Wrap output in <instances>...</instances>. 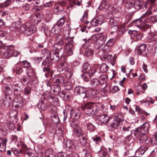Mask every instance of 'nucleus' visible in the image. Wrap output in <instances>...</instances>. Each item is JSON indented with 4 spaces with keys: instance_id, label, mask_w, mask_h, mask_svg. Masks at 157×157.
Wrapping results in <instances>:
<instances>
[{
    "instance_id": "11",
    "label": "nucleus",
    "mask_w": 157,
    "mask_h": 157,
    "mask_svg": "<svg viewBox=\"0 0 157 157\" xmlns=\"http://www.w3.org/2000/svg\"><path fill=\"white\" fill-rule=\"evenodd\" d=\"M150 127V125L148 122H146L143 124L140 128L141 129L142 133H144V134L147 133L149 131Z\"/></svg>"
},
{
    "instance_id": "14",
    "label": "nucleus",
    "mask_w": 157,
    "mask_h": 157,
    "mask_svg": "<svg viewBox=\"0 0 157 157\" xmlns=\"http://www.w3.org/2000/svg\"><path fill=\"white\" fill-rule=\"evenodd\" d=\"M78 109H71V116L75 120H77L80 117V113H79Z\"/></svg>"
},
{
    "instance_id": "50",
    "label": "nucleus",
    "mask_w": 157,
    "mask_h": 157,
    "mask_svg": "<svg viewBox=\"0 0 157 157\" xmlns=\"http://www.w3.org/2000/svg\"><path fill=\"white\" fill-rule=\"evenodd\" d=\"M88 18V13L87 12H85L84 15L81 18V20L82 21L86 22V23H88V21H87Z\"/></svg>"
},
{
    "instance_id": "6",
    "label": "nucleus",
    "mask_w": 157,
    "mask_h": 157,
    "mask_svg": "<svg viewBox=\"0 0 157 157\" xmlns=\"http://www.w3.org/2000/svg\"><path fill=\"white\" fill-rule=\"evenodd\" d=\"M119 20V17H117L112 18L109 20L112 29L114 32L118 30Z\"/></svg>"
},
{
    "instance_id": "64",
    "label": "nucleus",
    "mask_w": 157,
    "mask_h": 157,
    "mask_svg": "<svg viewBox=\"0 0 157 157\" xmlns=\"http://www.w3.org/2000/svg\"><path fill=\"white\" fill-rule=\"evenodd\" d=\"M152 24L157 22V16H150Z\"/></svg>"
},
{
    "instance_id": "19",
    "label": "nucleus",
    "mask_w": 157,
    "mask_h": 157,
    "mask_svg": "<svg viewBox=\"0 0 157 157\" xmlns=\"http://www.w3.org/2000/svg\"><path fill=\"white\" fill-rule=\"evenodd\" d=\"M157 0H147L145 4V7L148 6L149 8L152 7L156 4Z\"/></svg>"
},
{
    "instance_id": "61",
    "label": "nucleus",
    "mask_w": 157,
    "mask_h": 157,
    "mask_svg": "<svg viewBox=\"0 0 157 157\" xmlns=\"http://www.w3.org/2000/svg\"><path fill=\"white\" fill-rule=\"evenodd\" d=\"M58 157H72L70 155L63 152H60L58 154Z\"/></svg>"
},
{
    "instance_id": "4",
    "label": "nucleus",
    "mask_w": 157,
    "mask_h": 157,
    "mask_svg": "<svg viewBox=\"0 0 157 157\" xmlns=\"http://www.w3.org/2000/svg\"><path fill=\"white\" fill-rule=\"evenodd\" d=\"M44 72H47L48 73H45V75L46 77L49 76H52V72L50 71V64L48 58H46L42 62L41 66Z\"/></svg>"
},
{
    "instance_id": "32",
    "label": "nucleus",
    "mask_w": 157,
    "mask_h": 157,
    "mask_svg": "<svg viewBox=\"0 0 157 157\" xmlns=\"http://www.w3.org/2000/svg\"><path fill=\"white\" fill-rule=\"evenodd\" d=\"M148 149L146 145H143L139 148L137 151V152L139 153L141 155H143Z\"/></svg>"
},
{
    "instance_id": "20",
    "label": "nucleus",
    "mask_w": 157,
    "mask_h": 157,
    "mask_svg": "<svg viewBox=\"0 0 157 157\" xmlns=\"http://www.w3.org/2000/svg\"><path fill=\"white\" fill-rule=\"evenodd\" d=\"M13 73H16L17 74L20 75L22 72L23 69L21 67L17 64L13 67Z\"/></svg>"
},
{
    "instance_id": "34",
    "label": "nucleus",
    "mask_w": 157,
    "mask_h": 157,
    "mask_svg": "<svg viewBox=\"0 0 157 157\" xmlns=\"http://www.w3.org/2000/svg\"><path fill=\"white\" fill-rule=\"evenodd\" d=\"M149 15L146 14V15L144 16V17L143 16V17L144 23H145V24H146L150 25V26L152 24V23L150 16H148L147 17H146L147 16Z\"/></svg>"
},
{
    "instance_id": "21",
    "label": "nucleus",
    "mask_w": 157,
    "mask_h": 157,
    "mask_svg": "<svg viewBox=\"0 0 157 157\" xmlns=\"http://www.w3.org/2000/svg\"><path fill=\"white\" fill-rule=\"evenodd\" d=\"M63 44H63L62 42H61V43H56L54 44V47L52 49L60 52L62 50L63 46Z\"/></svg>"
},
{
    "instance_id": "5",
    "label": "nucleus",
    "mask_w": 157,
    "mask_h": 157,
    "mask_svg": "<svg viewBox=\"0 0 157 157\" xmlns=\"http://www.w3.org/2000/svg\"><path fill=\"white\" fill-rule=\"evenodd\" d=\"M12 46H6L2 48L1 55L4 58H9L12 56Z\"/></svg>"
},
{
    "instance_id": "55",
    "label": "nucleus",
    "mask_w": 157,
    "mask_h": 157,
    "mask_svg": "<svg viewBox=\"0 0 157 157\" xmlns=\"http://www.w3.org/2000/svg\"><path fill=\"white\" fill-rule=\"evenodd\" d=\"M82 71L83 72L88 74V64L87 63H86L83 64L82 68Z\"/></svg>"
},
{
    "instance_id": "41",
    "label": "nucleus",
    "mask_w": 157,
    "mask_h": 157,
    "mask_svg": "<svg viewBox=\"0 0 157 157\" xmlns=\"http://www.w3.org/2000/svg\"><path fill=\"white\" fill-rule=\"evenodd\" d=\"M102 51L103 54H109L110 52L111 51L110 48L108 45L104 46L102 48Z\"/></svg>"
},
{
    "instance_id": "57",
    "label": "nucleus",
    "mask_w": 157,
    "mask_h": 157,
    "mask_svg": "<svg viewBox=\"0 0 157 157\" xmlns=\"http://www.w3.org/2000/svg\"><path fill=\"white\" fill-rule=\"evenodd\" d=\"M123 1L124 3H125V7L128 9H129L132 6V3L130 2H127L125 0H123Z\"/></svg>"
},
{
    "instance_id": "49",
    "label": "nucleus",
    "mask_w": 157,
    "mask_h": 157,
    "mask_svg": "<svg viewBox=\"0 0 157 157\" xmlns=\"http://www.w3.org/2000/svg\"><path fill=\"white\" fill-rule=\"evenodd\" d=\"M135 111L137 112L140 114L144 115V111L138 105L136 106Z\"/></svg>"
},
{
    "instance_id": "52",
    "label": "nucleus",
    "mask_w": 157,
    "mask_h": 157,
    "mask_svg": "<svg viewBox=\"0 0 157 157\" xmlns=\"http://www.w3.org/2000/svg\"><path fill=\"white\" fill-rule=\"evenodd\" d=\"M83 47L84 48L86 49L85 54L86 56H88V42L87 41H86L83 44Z\"/></svg>"
},
{
    "instance_id": "35",
    "label": "nucleus",
    "mask_w": 157,
    "mask_h": 157,
    "mask_svg": "<svg viewBox=\"0 0 157 157\" xmlns=\"http://www.w3.org/2000/svg\"><path fill=\"white\" fill-rule=\"evenodd\" d=\"M106 39V37L105 35H102L100 36V39L97 42L98 44H100L99 47L101 46L105 43Z\"/></svg>"
},
{
    "instance_id": "9",
    "label": "nucleus",
    "mask_w": 157,
    "mask_h": 157,
    "mask_svg": "<svg viewBox=\"0 0 157 157\" xmlns=\"http://www.w3.org/2000/svg\"><path fill=\"white\" fill-rule=\"evenodd\" d=\"M65 5L64 3L56 4L54 7V13L58 15L60 14L64 9L63 6Z\"/></svg>"
},
{
    "instance_id": "51",
    "label": "nucleus",
    "mask_w": 157,
    "mask_h": 157,
    "mask_svg": "<svg viewBox=\"0 0 157 157\" xmlns=\"http://www.w3.org/2000/svg\"><path fill=\"white\" fill-rule=\"evenodd\" d=\"M61 88L60 86L59 85L56 86L54 87V89L53 90L54 92H55L57 94H59V93L60 92Z\"/></svg>"
},
{
    "instance_id": "17",
    "label": "nucleus",
    "mask_w": 157,
    "mask_h": 157,
    "mask_svg": "<svg viewBox=\"0 0 157 157\" xmlns=\"http://www.w3.org/2000/svg\"><path fill=\"white\" fill-rule=\"evenodd\" d=\"M97 112V109L96 106L94 104L89 103V113L92 115L95 114Z\"/></svg>"
},
{
    "instance_id": "23",
    "label": "nucleus",
    "mask_w": 157,
    "mask_h": 157,
    "mask_svg": "<svg viewBox=\"0 0 157 157\" xmlns=\"http://www.w3.org/2000/svg\"><path fill=\"white\" fill-rule=\"evenodd\" d=\"M62 27L56 24L52 28V32L54 34L58 33L61 30Z\"/></svg>"
},
{
    "instance_id": "28",
    "label": "nucleus",
    "mask_w": 157,
    "mask_h": 157,
    "mask_svg": "<svg viewBox=\"0 0 157 157\" xmlns=\"http://www.w3.org/2000/svg\"><path fill=\"white\" fill-rule=\"evenodd\" d=\"M147 47L146 45L145 44H141L138 47L137 52L138 53L141 54L144 52Z\"/></svg>"
},
{
    "instance_id": "30",
    "label": "nucleus",
    "mask_w": 157,
    "mask_h": 157,
    "mask_svg": "<svg viewBox=\"0 0 157 157\" xmlns=\"http://www.w3.org/2000/svg\"><path fill=\"white\" fill-rule=\"evenodd\" d=\"M20 27L18 22H15L13 23L9 27V29L11 31H15Z\"/></svg>"
},
{
    "instance_id": "39",
    "label": "nucleus",
    "mask_w": 157,
    "mask_h": 157,
    "mask_svg": "<svg viewBox=\"0 0 157 157\" xmlns=\"http://www.w3.org/2000/svg\"><path fill=\"white\" fill-rule=\"evenodd\" d=\"M134 131L135 132L134 134V135L136 137L141 136L144 135V133H142L141 129H140V127L136 129Z\"/></svg>"
},
{
    "instance_id": "42",
    "label": "nucleus",
    "mask_w": 157,
    "mask_h": 157,
    "mask_svg": "<svg viewBox=\"0 0 157 157\" xmlns=\"http://www.w3.org/2000/svg\"><path fill=\"white\" fill-rule=\"evenodd\" d=\"M41 54L44 56H46L47 58L49 57L50 52L47 49L44 48L41 51Z\"/></svg>"
},
{
    "instance_id": "2",
    "label": "nucleus",
    "mask_w": 157,
    "mask_h": 157,
    "mask_svg": "<svg viewBox=\"0 0 157 157\" xmlns=\"http://www.w3.org/2000/svg\"><path fill=\"white\" fill-rule=\"evenodd\" d=\"M65 32H67V35H69V31L64 32V39L67 41L65 46V52L67 53V55L68 56L71 55L73 53V50L74 48V42L73 40L72 37H69L68 36H67L66 34H65Z\"/></svg>"
},
{
    "instance_id": "60",
    "label": "nucleus",
    "mask_w": 157,
    "mask_h": 157,
    "mask_svg": "<svg viewBox=\"0 0 157 157\" xmlns=\"http://www.w3.org/2000/svg\"><path fill=\"white\" fill-rule=\"evenodd\" d=\"M115 39L114 38L110 39L107 42V45L109 47L112 46L114 42Z\"/></svg>"
},
{
    "instance_id": "56",
    "label": "nucleus",
    "mask_w": 157,
    "mask_h": 157,
    "mask_svg": "<svg viewBox=\"0 0 157 157\" xmlns=\"http://www.w3.org/2000/svg\"><path fill=\"white\" fill-rule=\"evenodd\" d=\"M130 128V125H127V124H125L122 128V130L124 132H127L129 131V129Z\"/></svg>"
},
{
    "instance_id": "63",
    "label": "nucleus",
    "mask_w": 157,
    "mask_h": 157,
    "mask_svg": "<svg viewBox=\"0 0 157 157\" xmlns=\"http://www.w3.org/2000/svg\"><path fill=\"white\" fill-rule=\"evenodd\" d=\"M98 36V35H93L91 38V39L92 40H93L94 42H95L97 44H98L97 42L98 40H99Z\"/></svg>"
},
{
    "instance_id": "38",
    "label": "nucleus",
    "mask_w": 157,
    "mask_h": 157,
    "mask_svg": "<svg viewBox=\"0 0 157 157\" xmlns=\"http://www.w3.org/2000/svg\"><path fill=\"white\" fill-rule=\"evenodd\" d=\"M64 80V78L63 76H58L53 79V82L57 83L63 82Z\"/></svg>"
},
{
    "instance_id": "24",
    "label": "nucleus",
    "mask_w": 157,
    "mask_h": 157,
    "mask_svg": "<svg viewBox=\"0 0 157 157\" xmlns=\"http://www.w3.org/2000/svg\"><path fill=\"white\" fill-rule=\"evenodd\" d=\"M148 40L149 42H152L157 40V35L155 33H151L148 37Z\"/></svg>"
},
{
    "instance_id": "43",
    "label": "nucleus",
    "mask_w": 157,
    "mask_h": 157,
    "mask_svg": "<svg viewBox=\"0 0 157 157\" xmlns=\"http://www.w3.org/2000/svg\"><path fill=\"white\" fill-rule=\"evenodd\" d=\"M56 43H63L64 44L63 40V36L62 35H57L56 37Z\"/></svg>"
},
{
    "instance_id": "46",
    "label": "nucleus",
    "mask_w": 157,
    "mask_h": 157,
    "mask_svg": "<svg viewBox=\"0 0 157 157\" xmlns=\"http://www.w3.org/2000/svg\"><path fill=\"white\" fill-rule=\"evenodd\" d=\"M65 22V18L64 17H61L58 21L57 22L56 24L59 26H61L62 27L63 25Z\"/></svg>"
},
{
    "instance_id": "18",
    "label": "nucleus",
    "mask_w": 157,
    "mask_h": 157,
    "mask_svg": "<svg viewBox=\"0 0 157 157\" xmlns=\"http://www.w3.org/2000/svg\"><path fill=\"white\" fill-rule=\"evenodd\" d=\"M99 120L101 123H105L109 122V119L106 114H101L99 117Z\"/></svg>"
},
{
    "instance_id": "25",
    "label": "nucleus",
    "mask_w": 157,
    "mask_h": 157,
    "mask_svg": "<svg viewBox=\"0 0 157 157\" xmlns=\"http://www.w3.org/2000/svg\"><path fill=\"white\" fill-rule=\"evenodd\" d=\"M98 93L99 92L96 89H92L90 90L89 93V98H92L96 97Z\"/></svg>"
},
{
    "instance_id": "3",
    "label": "nucleus",
    "mask_w": 157,
    "mask_h": 157,
    "mask_svg": "<svg viewBox=\"0 0 157 157\" xmlns=\"http://www.w3.org/2000/svg\"><path fill=\"white\" fill-rule=\"evenodd\" d=\"M28 23H26L21 26L20 29L21 32L23 33L25 35L29 36L35 32L36 29L34 25L28 26Z\"/></svg>"
},
{
    "instance_id": "47",
    "label": "nucleus",
    "mask_w": 157,
    "mask_h": 157,
    "mask_svg": "<svg viewBox=\"0 0 157 157\" xmlns=\"http://www.w3.org/2000/svg\"><path fill=\"white\" fill-rule=\"evenodd\" d=\"M98 80L96 78H94L91 81L90 85L93 87H95L98 84Z\"/></svg>"
},
{
    "instance_id": "58",
    "label": "nucleus",
    "mask_w": 157,
    "mask_h": 157,
    "mask_svg": "<svg viewBox=\"0 0 157 157\" xmlns=\"http://www.w3.org/2000/svg\"><path fill=\"white\" fill-rule=\"evenodd\" d=\"M12 85L13 88H18L19 89H21V84L16 82H13Z\"/></svg>"
},
{
    "instance_id": "15",
    "label": "nucleus",
    "mask_w": 157,
    "mask_h": 157,
    "mask_svg": "<svg viewBox=\"0 0 157 157\" xmlns=\"http://www.w3.org/2000/svg\"><path fill=\"white\" fill-rule=\"evenodd\" d=\"M25 148H26V146H24V147L22 149L20 150L19 153H17V156H19V155H18V154L19 153L24 152L26 155L28 156V157H36V156L34 154L29 152V151L28 149H25Z\"/></svg>"
},
{
    "instance_id": "36",
    "label": "nucleus",
    "mask_w": 157,
    "mask_h": 157,
    "mask_svg": "<svg viewBox=\"0 0 157 157\" xmlns=\"http://www.w3.org/2000/svg\"><path fill=\"white\" fill-rule=\"evenodd\" d=\"M18 112L16 110L12 109L9 112L10 116L11 117H13L16 119L17 117Z\"/></svg>"
},
{
    "instance_id": "26",
    "label": "nucleus",
    "mask_w": 157,
    "mask_h": 157,
    "mask_svg": "<svg viewBox=\"0 0 157 157\" xmlns=\"http://www.w3.org/2000/svg\"><path fill=\"white\" fill-rule=\"evenodd\" d=\"M139 140L140 141V143H144L146 144H147L150 142V140L148 139L147 136L145 135L140 137L139 139Z\"/></svg>"
},
{
    "instance_id": "45",
    "label": "nucleus",
    "mask_w": 157,
    "mask_h": 157,
    "mask_svg": "<svg viewBox=\"0 0 157 157\" xmlns=\"http://www.w3.org/2000/svg\"><path fill=\"white\" fill-rule=\"evenodd\" d=\"M21 65L24 67L29 68L31 67L30 63L26 60L21 62Z\"/></svg>"
},
{
    "instance_id": "1",
    "label": "nucleus",
    "mask_w": 157,
    "mask_h": 157,
    "mask_svg": "<svg viewBox=\"0 0 157 157\" xmlns=\"http://www.w3.org/2000/svg\"><path fill=\"white\" fill-rule=\"evenodd\" d=\"M152 13L151 10L149 9L146 12L143 14L140 19L135 20L133 22V24L134 25L137 27L138 28L143 31H145L146 29H149L150 27V25L149 24H146L144 23L143 19V16L146 15V14L150 15Z\"/></svg>"
},
{
    "instance_id": "10",
    "label": "nucleus",
    "mask_w": 157,
    "mask_h": 157,
    "mask_svg": "<svg viewBox=\"0 0 157 157\" xmlns=\"http://www.w3.org/2000/svg\"><path fill=\"white\" fill-rule=\"evenodd\" d=\"M7 139L5 137H0V151H4L6 150V144Z\"/></svg>"
},
{
    "instance_id": "29",
    "label": "nucleus",
    "mask_w": 157,
    "mask_h": 157,
    "mask_svg": "<svg viewBox=\"0 0 157 157\" xmlns=\"http://www.w3.org/2000/svg\"><path fill=\"white\" fill-rule=\"evenodd\" d=\"M144 3L143 1H137L134 3V8L137 10L140 9L143 6Z\"/></svg>"
},
{
    "instance_id": "22",
    "label": "nucleus",
    "mask_w": 157,
    "mask_h": 157,
    "mask_svg": "<svg viewBox=\"0 0 157 157\" xmlns=\"http://www.w3.org/2000/svg\"><path fill=\"white\" fill-rule=\"evenodd\" d=\"M3 90L5 93L4 95H13L12 91L9 86H4L3 87Z\"/></svg>"
},
{
    "instance_id": "31",
    "label": "nucleus",
    "mask_w": 157,
    "mask_h": 157,
    "mask_svg": "<svg viewBox=\"0 0 157 157\" xmlns=\"http://www.w3.org/2000/svg\"><path fill=\"white\" fill-rule=\"evenodd\" d=\"M108 66L105 63L102 64L100 68V72L102 73H104L106 72L108 70Z\"/></svg>"
},
{
    "instance_id": "7",
    "label": "nucleus",
    "mask_w": 157,
    "mask_h": 157,
    "mask_svg": "<svg viewBox=\"0 0 157 157\" xmlns=\"http://www.w3.org/2000/svg\"><path fill=\"white\" fill-rule=\"evenodd\" d=\"M59 52L52 49L50 53L49 56L51 60L53 61L54 63L57 62L59 59Z\"/></svg>"
},
{
    "instance_id": "62",
    "label": "nucleus",
    "mask_w": 157,
    "mask_h": 157,
    "mask_svg": "<svg viewBox=\"0 0 157 157\" xmlns=\"http://www.w3.org/2000/svg\"><path fill=\"white\" fill-rule=\"evenodd\" d=\"M28 2H32L33 5L36 6L39 5L40 3V0H28Z\"/></svg>"
},
{
    "instance_id": "33",
    "label": "nucleus",
    "mask_w": 157,
    "mask_h": 157,
    "mask_svg": "<svg viewBox=\"0 0 157 157\" xmlns=\"http://www.w3.org/2000/svg\"><path fill=\"white\" fill-rule=\"evenodd\" d=\"M45 157H56V155L54 151L51 150H48L45 153Z\"/></svg>"
},
{
    "instance_id": "48",
    "label": "nucleus",
    "mask_w": 157,
    "mask_h": 157,
    "mask_svg": "<svg viewBox=\"0 0 157 157\" xmlns=\"http://www.w3.org/2000/svg\"><path fill=\"white\" fill-rule=\"evenodd\" d=\"M103 57L109 61H112L113 59V57L111 54H103Z\"/></svg>"
},
{
    "instance_id": "37",
    "label": "nucleus",
    "mask_w": 157,
    "mask_h": 157,
    "mask_svg": "<svg viewBox=\"0 0 157 157\" xmlns=\"http://www.w3.org/2000/svg\"><path fill=\"white\" fill-rule=\"evenodd\" d=\"M65 75L66 77L67 78H69L72 75V69L71 68L69 67L65 71Z\"/></svg>"
},
{
    "instance_id": "16",
    "label": "nucleus",
    "mask_w": 157,
    "mask_h": 157,
    "mask_svg": "<svg viewBox=\"0 0 157 157\" xmlns=\"http://www.w3.org/2000/svg\"><path fill=\"white\" fill-rule=\"evenodd\" d=\"M73 127L74 128V132L77 136H80L82 135V130L77 124H74Z\"/></svg>"
},
{
    "instance_id": "12",
    "label": "nucleus",
    "mask_w": 157,
    "mask_h": 157,
    "mask_svg": "<svg viewBox=\"0 0 157 157\" xmlns=\"http://www.w3.org/2000/svg\"><path fill=\"white\" fill-rule=\"evenodd\" d=\"M73 144L72 141L70 140H65L63 143V147L66 149V150H69L71 149L72 148Z\"/></svg>"
},
{
    "instance_id": "54",
    "label": "nucleus",
    "mask_w": 157,
    "mask_h": 157,
    "mask_svg": "<svg viewBox=\"0 0 157 157\" xmlns=\"http://www.w3.org/2000/svg\"><path fill=\"white\" fill-rule=\"evenodd\" d=\"M128 33L131 34V37L132 38H134L137 35V32L135 30L132 31L130 30L128 31Z\"/></svg>"
},
{
    "instance_id": "53",
    "label": "nucleus",
    "mask_w": 157,
    "mask_h": 157,
    "mask_svg": "<svg viewBox=\"0 0 157 157\" xmlns=\"http://www.w3.org/2000/svg\"><path fill=\"white\" fill-rule=\"evenodd\" d=\"M13 47L12 46L11 51L12 56L17 57L20 53L17 50H13Z\"/></svg>"
},
{
    "instance_id": "40",
    "label": "nucleus",
    "mask_w": 157,
    "mask_h": 157,
    "mask_svg": "<svg viewBox=\"0 0 157 157\" xmlns=\"http://www.w3.org/2000/svg\"><path fill=\"white\" fill-rule=\"evenodd\" d=\"M23 91L24 95L29 96L31 93V88L30 86H26L24 89Z\"/></svg>"
},
{
    "instance_id": "13",
    "label": "nucleus",
    "mask_w": 157,
    "mask_h": 157,
    "mask_svg": "<svg viewBox=\"0 0 157 157\" xmlns=\"http://www.w3.org/2000/svg\"><path fill=\"white\" fill-rule=\"evenodd\" d=\"M121 121V118L116 117L114 119L112 123L110 124V126L112 128H116L117 126L120 125V123Z\"/></svg>"
},
{
    "instance_id": "59",
    "label": "nucleus",
    "mask_w": 157,
    "mask_h": 157,
    "mask_svg": "<svg viewBox=\"0 0 157 157\" xmlns=\"http://www.w3.org/2000/svg\"><path fill=\"white\" fill-rule=\"evenodd\" d=\"M98 20L100 24H101L103 23L104 22V17L102 15H99L96 18Z\"/></svg>"
},
{
    "instance_id": "8",
    "label": "nucleus",
    "mask_w": 157,
    "mask_h": 157,
    "mask_svg": "<svg viewBox=\"0 0 157 157\" xmlns=\"http://www.w3.org/2000/svg\"><path fill=\"white\" fill-rule=\"evenodd\" d=\"M13 98V95H4L2 99V101L6 107H9L10 105L12 102V99Z\"/></svg>"
},
{
    "instance_id": "44",
    "label": "nucleus",
    "mask_w": 157,
    "mask_h": 157,
    "mask_svg": "<svg viewBox=\"0 0 157 157\" xmlns=\"http://www.w3.org/2000/svg\"><path fill=\"white\" fill-rule=\"evenodd\" d=\"M90 24L93 26H97L99 24L101 25L98 19L94 18L90 21Z\"/></svg>"
},
{
    "instance_id": "27",
    "label": "nucleus",
    "mask_w": 157,
    "mask_h": 157,
    "mask_svg": "<svg viewBox=\"0 0 157 157\" xmlns=\"http://www.w3.org/2000/svg\"><path fill=\"white\" fill-rule=\"evenodd\" d=\"M51 117L52 121L55 123H58L59 121V118L56 113L54 111L51 112Z\"/></svg>"
}]
</instances>
